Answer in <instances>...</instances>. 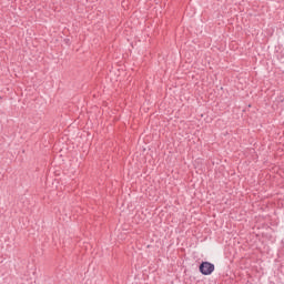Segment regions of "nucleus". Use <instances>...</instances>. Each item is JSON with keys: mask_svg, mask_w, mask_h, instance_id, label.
Returning <instances> with one entry per match:
<instances>
[{"mask_svg": "<svg viewBox=\"0 0 284 284\" xmlns=\"http://www.w3.org/2000/svg\"><path fill=\"white\" fill-rule=\"evenodd\" d=\"M215 270V266L213 263L209 261H202L199 265V272L202 274V276H211Z\"/></svg>", "mask_w": 284, "mask_h": 284, "instance_id": "obj_1", "label": "nucleus"}, {"mask_svg": "<svg viewBox=\"0 0 284 284\" xmlns=\"http://www.w3.org/2000/svg\"><path fill=\"white\" fill-rule=\"evenodd\" d=\"M64 41H65V43H70V39H65Z\"/></svg>", "mask_w": 284, "mask_h": 284, "instance_id": "obj_2", "label": "nucleus"}, {"mask_svg": "<svg viewBox=\"0 0 284 284\" xmlns=\"http://www.w3.org/2000/svg\"><path fill=\"white\" fill-rule=\"evenodd\" d=\"M281 55L284 58V51L281 52Z\"/></svg>", "mask_w": 284, "mask_h": 284, "instance_id": "obj_3", "label": "nucleus"}]
</instances>
